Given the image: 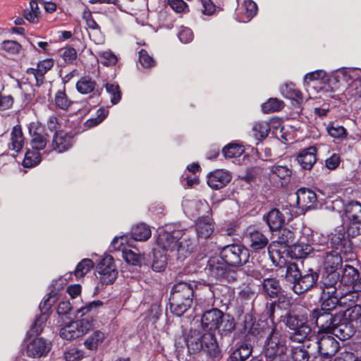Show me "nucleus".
<instances>
[{
	"label": "nucleus",
	"instance_id": "f257e3e1",
	"mask_svg": "<svg viewBox=\"0 0 361 361\" xmlns=\"http://www.w3.org/2000/svg\"><path fill=\"white\" fill-rule=\"evenodd\" d=\"M155 249L164 251L169 256L176 257L178 259L181 260L190 254L193 247L185 238L179 241L177 236L166 231H161L159 233L157 239Z\"/></svg>",
	"mask_w": 361,
	"mask_h": 361
},
{
	"label": "nucleus",
	"instance_id": "f03ea898",
	"mask_svg": "<svg viewBox=\"0 0 361 361\" xmlns=\"http://www.w3.org/2000/svg\"><path fill=\"white\" fill-rule=\"evenodd\" d=\"M336 319L340 321V324L334 329V336L340 340H347L354 334L355 322L361 326V305H353L340 310L336 314Z\"/></svg>",
	"mask_w": 361,
	"mask_h": 361
},
{
	"label": "nucleus",
	"instance_id": "7ed1b4c3",
	"mask_svg": "<svg viewBox=\"0 0 361 361\" xmlns=\"http://www.w3.org/2000/svg\"><path fill=\"white\" fill-rule=\"evenodd\" d=\"M194 290L192 286L186 282L175 284L169 298L171 312L178 317L182 316L191 306Z\"/></svg>",
	"mask_w": 361,
	"mask_h": 361
},
{
	"label": "nucleus",
	"instance_id": "20e7f679",
	"mask_svg": "<svg viewBox=\"0 0 361 361\" xmlns=\"http://www.w3.org/2000/svg\"><path fill=\"white\" fill-rule=\"evenodd\" d=\"M264 333L267 335L264 347L266 357L275 360L284 355L286 353L287 347L285 340L281 337V329L278 326L272 323L271 326L267 327Z\"/></svg>",
	"mask_w": 361,
	"mask_h": 361
},
{
	"label": "nucleus",
	"instance_id": "39448f33",
	"mask_svg": "<svg viewBox=\"0 0 361 361\" xmlns=\"http://www.w3.org/2000/svg\"><path fill=\"white\" fill-rule=\"evenodd\" d=\"M307 314H288L286 317V326L292 331L290 336L291 341L302 343L308 339L311 334V328L307 324Z\"/></svg>",
	"mask_w": 361,
	"mask_h": 361
},
{
	"label": "nucleus",
	"instance_id": "423d86ee",
	"mask_svg": "<svg viewBox=\"0 0 361 361\" xmlns=\"http://www.w3.org/2000/svg\"><path fill=\"white\" fill-rule=\"evenodd\" d=\"M188 346L190 350L197 352L204 350L212 357L219 355V348L214 335L208 331L202 335L191 336L188 341Z\"/></svg>",
	"mask_w": 361,
	"mask_h": 361
},
{
	"label": "nucleus",
	"instance_id": "0eeeda50",
	"mask_svg": "<svg viewBox=\"0 0 361 361\" xmlns=\"http://www.w3.org/2000/svg\"><path fill=\"white\" fill-rule=\"evenodd\" d=\"M221 258L230 266H240L247 262V249L240 245L231 244L224 246L220 252Z\"/></svg>",
	"mask_w": 361,
	"mask_h": 361
},
{
	"label": "nucleus",
	"instance_id": "6e6552de",
	"mask_svg": "<svg viewBox=\"0 0 361 361\" xmlns=\"http://www.w3.org/2000/svg\"><path fill=\"white\" fill-rule=\"evenodd\" d=\"M310 317L319 328V334L330 333L334 336V329L340 324V321L336 319V314L333 315L329 311L317 308L312 311Z\"/></svg>",
	"mask_w": 361,
	"mask_h": 361
},
{
	"label": "nucleus",
	"instance_id": "1a4fd4ad",
	"mask_svg": "<svg viewBox=\"0 0 361 361\" xmlns=\"http://www.w3.org/2000/svg\"><path fill=\"white\" fill-rule=\"evenodd\" d=\"M337 284L338 283H331V281L326 279V281H322L321 288L322 292L320 297V309L331 312L337 305L340 306Z\"/></svg>",
	"mask_w": 361,
	"mask_h": 361
},
{
	"label": "nucleus",
	"instance_id": "9d476101",
	"mask_svg": "<svg viewBox=\"0 0 361 361\" xmlns=\"http://www.w3.org/2000/svg\"><path fill=\"white\" fill-rule=\"evenodd\" d=\"M92 327V320L84 318L71 322L61 328L59 335L66 340H73L82 336Z\"/></svg>",
	"mask_w": 361,
	"mask_h": 361
},
{
	"label": "nucleus",
	"instance_id": "9b49d317",
	"mask_svg": "<svg viewBox=\"0 0 361 361\" xmlns=\"http://www.w3.org/2000/svg\"><path fill=\"white\" fill-rule=\"evenodd\" d=\"M324 274L322 281L329 280L331 283H338L340 274L337 271L342 265V258L336 251L326 252L324 256Z\"/></svg>",
	"mask_w": 361,
	"mask_h": 361
},
{
	"label": "nucleus",
	"instance_id": "f8f14e48",
	"mask_svg": "<svg viewBox=\"0 0 361 361\" xmlns=\"http://www.w3.org/2000/svg\"><path fill=\"white\" fill-rule=\"evenodd\" d=\"M292 217L290 207L283 206L281 209H271L264 218L271 230H277L281 228L286 221L291 220Z\"/></svg>",
	"mask_w": 361,
	"mask_h": 361
},
{
	"label": "nucleus",
	"instance_id": "ddd939ff",
	"mask_svg": "<svg viewBox=\"0 0 361 361\" xmlns=\"http://www.w3.org/2000/svg\"><path fill=\"white\" fill-rule=\"evenodd\" d=\"M51 349V343L42 337H36L27 341L25 353L31 358L46 357Z\"/></svg>",
	"mask_w": 361,
	"mask_h": 361
},
{
	"label": "nucleus",
	"instance_id": "4468645a",
	"mask_svg": "<svg viewBox=\"0 0 361 361\" xmlns=\"http://www.w3.org/2000/svg\"><path fill=\"white\" fill-rule=\"evenodd\" d=\"M96 269L99 274V279L103 283H111L117 277L118 271L111 256H105L97 265Z\"/></svg>",
	"mask_w": 361,
	"mask_h": 361
},
{
	"label": "nucleus",
	"instance_id": "2eb2a0df",
	"mask_svg": "<svg viewBox=\"0 0 361 361\" xmlns=\"http://www.w3.org/2000/svg\"><path fill=\"white\" fill-rule=\"evenodd\" d=\"M329 334L319 333L315 342L318 353L324 357L335 355L339 348L338 342Z\"/></svg>",
	"mask_w": 361,
	"mask_h": 361
},
{
	"label": "nucleus",
	"instance_id": "dca6fc26",
	"mask_svg": "<svg viewBox=\"0 0 361 361\" xmlns=\"http://www.w3.org/2000/svg\"><path fill=\"white\" fill-rule=\"evenodd\" d=\"M352 287L356 290H361V276L358 271L350 265H345L342 276L338 281L337 287Z\"/></svg>",
	"mask_w": 361,
	"mask_h": 361
},
{
	"label": "nucleus",
	"instance_id": "f3484780",
	"mask_svg": "<svg viewBox=\"0 0 361 361\" xmlns=\"http://www.w3.org/2000/svg\"><path fill=\"white\" fill-rule=\"evenodd\" d=\"M54 66V61L47 59L39 61L37 63V68H30L26 71L27 79L32 80L33 79L35 82L36 86L39 87L44 82V75L49 71Z\"/></svg>",
	"mask_w": 361,
	"mask_h": 361
},
{
	"label": "nucleus",
	"instance_id": "a211bd4d",
	"mask_svg": "<svg viewBox=\"0 0 361 361\" xmlns=\"http://www.w3.org/2000/svg\"><path fill=\"white\" fill-rule=\"evenodd\" d=\"M236 15L240 22H249L257 12V6L252 0H237Z\"/></svg>",
	"mask_w": 361,
	"mask_h": 361
},
{
	"label": "nucleus",
	"instance_id": "6ab92c4d",
	"mask_svg": "<svg viewBox=\"0 0 361 361\" xmlns=\"http://www.w3.org/2000/svg\"><path fill=\"white\" fill-rule=\"evenodd\" d=\"M222 317L223 312L216 308L206 311L201 319L202 329L207 331H216Z\"/></svg>",
	"mask_w": 361,
	"mask_h": 361
},
{
	"label": "nucleus",
	"instance_id": "aec40b11",
	"mask_svg": "<svg viewBox=\"0 0 361 361\" xmlns=\"http://www.w3.org/2000/svg\"><path fill=\"white\" fill-rule=\"evenodd\" d=\"M231 175L228 171L217 169L207 176L208 185L214 190L226 186L231 180Z\"/></svg>",
	"mask_w": 361,
	"mask_h": 361
},
{
	"label": "nucleus",
	"instance_id": "412c9836",
	"mask_svg": "<svg viewBox=\"0 0 361 361\" xmlns=\"http://www.w3.org/2000/svg\"><path fill=\"white\" fill-rule=\"evenodd\" d=\"M318 277V274L312 270H310L304 275L300 274L298 281L293 286V291L297 294H301L308 290L316 284Z\"/></svg>",
	"mask_w": 361,
	"mask_h": 361
},
{
	"label": "nucleus",
	"instance_id": "4be33fe9",
	"mask_svg": "<svg viewBox=\"0 0 361 361\" xmlns=\"http://www.w3.org/2000/svg\"><path fill=\"white\" fill-rule=\"evenodd\" d=\"M296 202L298 207L302 209H309L316 204L317 195L311 190L300 188L295 193Z\"/></svg>",
	"mask_w": 361,
	"mask_h": 361
},
{
	"label": "nucleus",
	"instance_id": "5701e85b",
	"mask_svg": "<svg viewBox=\"0 0 361 361\" xmlns=\"http://www.w3.org/2000/svg\"><path fill=\"white\" fill-rule=\"evenodd\" d=\"M360 291V290H356L352 288V287H338L340 307L345 308L348 307L349 305L353 306V305H356L355 302L358 299V293Z\"/></svg>",
	"mask_w": 361,
	"mask_h": 361
},
{
	"label": "nucleus",
	"instance_id": "b1692460",
	"mask_svg": "<svg viewBox=\"0 0 361 361\" xmlns=\"http://www.w3.org/2000/svg\"><path fill=\"white\" fill-rule=\"evenodd\" d=\"M76 89L80 94H92V97L99 96L102 91L99 89L96 82L87 76L82 77L77 82Z\"/></svg>",
	"mask_w": 361,
	"mask_h": 361
},
{
	"label": "nucleus",
	"instance_id": "393cba45",
	"mask_svg": "<svg viewBox=\"0 0 361 361\" xmlns=\"http://www.w3.org/2000/svg\"><path fill=\"white\" fill-rule=\"evenodd\" d=\"M290 176L291 171L286 166H273L270 169L269 178L281 186L288 182Z\"/></svg>",
	"mask_w": 361,
	"mask_h": 361
},
{
	"label": "nucleus",
	"instance_id": "a878e982",
	"mask_svg": "<svg viewBox=\"0 0 361 361\" xmlns=\"http://www.w3.org/2000/svg\"><path fill=\"white\" fill-rule=\"evenodd\" d=\"M209 270L212 276L220 280L225 279L231 281H235L237 277L235 271L228 269L226 266L222 265L219 262L216 264L214 263L210 264Z\"/></svg>",
	"mask_w": 361,
	"mask_h": 361
},
{
	"label": "nucleus",
	"instance_id": "bb28decb",
	"mask_svg": "<svg viewBox=\"0 0 361 361\" xmlns=\"http://www.w3.org/2000/svg\"><path fill=\"white\" fill-rule=\"evenodd\" d=\"M304 81L307 84H310L312 87L322 85L319 87V90H326L329 78L325 71L318 70L306 74L304 77Z\"/></svg>",
	"mask_w": 361,
	"mask_h": 361
},
{
	"label": "nucleus",
	"instance_id": "cd10ccee",
	"mask_svg": "<svg viewBox=\"0 0 361 361\" xmlns=\"http://www.w3.org/2000/svg\"><path fill=\"white\" fill-rule=\"evenodd\" d=\"M245 238L250 247L255 251L264 248L269 242L268 238L262 233L255 229L249 231Z\"/></svg>",
	"mask_w": 361,
	"mask_h": 361
},
{
	"label": "nucleus",
	"instance_id": "c85d7f7f",
	"mask_svg": "<svg viewBox=\"0 0 361 361\" xmlns=\"http://www.w3.org/2000/svg\"><path fill=\"white\" fill-rule=\"evenodd\" d=\"M316 247H312L300 239L296 243L293 242L289 247L288 252L293 258L300 259L307 256Z\"/></svg>",
	"mask_w": 361,
	"mask_h": 361
},
{
	"label": "nucleus",
	"instance_id": "c756f323",
	"mask_svg": "<svg viewBox=\"0 0 361 361\" xmlns=\"http://www.w3.org/2000/svg\"><path fill=\"white\" fill-rule=\"evenodd\" d=\"M317 148L310 147L302 149L298 155L297 160L300 166L305 169H310L317 161Z\"/></svg>",
	"mask_w": 361,
	"mask_h": 361
},
{
	"label": "nucleus",
	"instance_id": "7c9ffc66",
	"mask_svg": "<svg viewBox=\"0 0 361 361\" xmlns=\"http://www.w3.org/2000/svg\"><path fill=\"white\" fill-rule=\"evenodd\" d=\"M51 146L58 152H65L71 147V137L63 131H56Z\"/></svg>",
	"mask_w": 361,
	"mask_h": 361
},
{
	"label": "nucleus",
	"instance_id": "2f4dec72",
	"mask_svg": "<svg viewBox=\"0 0 361 361\" xmlns=\"http://www.w3.org/2000/svg\"><path fill=\"white\" fill-rule=\"evenodd\" d=\"M334 77L337 82L343 80L345 82L353 81L355 78H361V69L342 68L334 73Z\"/></svg>",
	"mask_w": 361,
	"mask_h": 361
},
{
	"label": "nucleus",
	"instance_id": "473e14b6",
	"mask_svg": "<svg viewBox=\"0 0 361 361\" xmlns=\"http://www.w3.org/2000/svg\"><path fill=\"white\" fill-rule=\"evenodd\" d=\"M196 231L198 238H208L214 231L212 221L207 217L200 218L197 222Z\"/></svg>",
	"mask_w": 361,
	"mask_h": 361
},
{
	"label": "nucleus",
	"instance_id": "72a5a7b5",
	"mask_svg": "<svg viewBox=\"0 0 361 361\" xmlns=\"http://www.w3.org/2000/svg\"><path fill=\"white\" fill-rule=\"evenodd\" d=\"M281 288L279 281L274 278H268L263 281V291L270 298H276L281 293Z\"/></svg>",
	"mask_w": 361,
	"mask_h": 361
},
{
	"label": "nucleus",
	"instance_id": "f704fd0d",
	"mask_svg": "<svg viewBox=\"0 0 361 361\" xmlns=\"http://www.w3.org/2000/svg\"><path fill=\"white\" fill-rule=\"evenodd\" d=\"M11 145L12 149L18 152H20L24 145V137L20 126H16L11 133Z\"/></svg>",
	"mask_w": 361,
	"mask_h": 361
},
{
	"label": "nucleus",
	"instance_id": "c9c22d12",
	"mask_svg": "<svg viewBox=\"0 0 361 361\" xmlns=\"http://www.w3.org/2000/svg\"><path fill=\"white\" fill-rule=\"evenodd\" d=\"M104 339V333L101 331H95L86 338L84 345L88 350H96L98 346L103 343Z\"/></svg>",
	"mask_w": 361,
	"mask_h": 361
},
{
	"label": "nucleus",
	"instance_id": "e433bc0d",
	"mask_svg": "<svg viewBox=\"0 0 361 361\" xmlns=\"http://www.w3.org/2000/svg\"><path fill=\"white\" fill-rule=\"evenodd\" d=\"M132 238L137 241H145L148 240L151 235L152 231L149 226L144 224L136 225L132 228Z\"/></svg>",
	"mask_w": 361,
	"mask_h": 361
},
{
	"label": "nucleus",
	"instance_id": "4c0bfd02",
	"mask_svg": "<svg viewBox=\"0 0 361 361\" xmlns=\"http://www.w3.org/2000/svg\"><path fill=\"white\" fill-rule=\"evenodd\" d=\"M296 231H292L288 228L280 229L278 231V237L276 243L288 247L292 243H293L296 236Z\"/></svg>",
	"mask_w": 361,
	"mask_h": 361
},
{
	"label": "nucleus",
	"instance_id": "58836bf2",
	"mask_svg": "<svg viewBox=\"0 0 361 361\" xmlns=\"http://www.w3.org/2000/svg\"><path fill=\"white\" fill-rule=\"evenodd\" d=\"M219 326L216 330L223 336L231 333L235 329V324L233 317L223 313V317Z\"/></svg>",
	"mask_w": 361,
	"mask_h": 361
},
{
	"label": "nucleus",
	"instance_id": "ea45409f",
	"mask_svg": "<svg viewBox=\"0 0 361 361\" xmlns=\"http://www.w3.org/2000/svg\"><path fill=\"white\" fill-rule=\"evenodd\" d=\"M270 130V126L267 121H259L253 124L252 131L257 140L264 139Z\"/></svg>",
	"mask_w": 361,
	"mask_h": 361
},
{
	"label": "nucleus",
	"instance_id": "a19ab883",
	"mask_svg": "<svg viewBox=\"0 0 361 361\" xmlns=\"http://www.w3.org/2000/svg\"><path fill=\"white\" fill-rule=\"evenodd\" d=\"M281 94L286 98L296 100L300 102L302 100V94L295 87V85L292 82L285 83L281 87Z\"/></svg>",
	"mask_w": 361,
	"mask_h": 361
},
{
	"label": "nucleus",
	"instance_id": "79ce46f5",
	"mask_svg": "<svg viewBox=\"0 0 361 361\" xmlns=\"http://www.w3.org/2000/svg\"><path fill=\"white\" fill-rule=\"evenodd\" d=\"M345 214L348 221H361V204L350 202L345 206Z\"/></svg>",
	"mask_w": 361,
	"mask_h": 361
},
{
	"label": "nucleus",
	"instance_id": "37998d69",
	"mask_svg": "<svg viewBox=\"0 0 361 361\" xmlns=\"http://www.w3.org/2000/svg\"><path fill=\"white\" fill-rule=\"evenodd\" d=\"M167 254H163L162 252L158 249L154 250V259L152 262V267L156 271H161L164 269L168 257Z\"/></svg>",
	"mask_w": 361,
	"mask_h": 361
},
{
	"label": "nucleus",
	"instance_id": "c03bdc74",
	"mask_svg": "<svg viewBox=\"0 0 361 361\" xmlns=\"http://www.w3.org/2000/svg\"><path fill=\"white\" fill-rule=\"evenodd\" d=\"M252 353V347L247 344H242L231 355V361H245Z\"/></svg>",
	"mask_w": 361,
	"mask_h": 361
},
{
	"label": "nucleus",
	"instance_id": "a18cd8bd",
	"mask_svg": "<svg viewBox=\"0 0 361 361\" xmlns=\"http://www.w3.org/2000/svg\"><path fill=\"white\" fill-rule=\"evenodd\" d=\"M94 267L92 259L86 258L80 262L74 271L76 278H82L87 274Z\"/></svg>",
	"mask_w": 361,
	"mask_h": 361
},
{
	"label": "nucleus",
	"instance_id": "49530a36",
	"mask_svg": "<svg viewBox=\"0 0 361 361\" xmlns=\"http://www.w3.org/2000/svg\"><path fill=\"white\" fill-rule=\"evenodd\" d=\"M47 143V135L35 132L32 135L31 145L33 150L38 152L43 149Z\"/></svg>",
	"mask_w": 361,
	"mask_h": 361
},
{
	"label": "nucleus",
	"instance_id": "de8ad7c7",
	"mask_svg": "<svg viewBox=\"0 0 361 361\" xmlns=\"http://www.w3.org/2000/svg\"><path fill=\"white\" fill-rule=\"evenodd\" d=\"M40 161L41 155L39 152H36L33 149L27 150L23 161V166L27 168L32 167L38 164Z\"/></svg>",
	"mask_w": 361,
	"mask_h": 361
},
{
	"label": "nucleus",
	"instance_id": "09e8293b",
	"mask_svg": "<svg viewBox=\"0 0 361 361\" xmlns=\"http://www.w3.org/2000/svg\"><path fill=\"white\" fill-rule=\"evenodd\" d=\"M290 356L293 361H308L310 359L309 353L304 346H291Z\"/></svg>",
	"mask_w": 361,
	"mask_h": 361
},
{
	"label": "nucleus",
	"instance_id": "8fccbe9b",
	"mask_svg": "<svg viewBox=\"0 0 361 361\" xmlns=\"http://www.w3.org/2000/svg\"><path fill=\"white\" fill-rule=\"evenodd\" d=\"M283 107V102L277 98H271L262 105L264 113L269 114L280 111Z\"/></svg>",
	"mask_w": 361,
	"mask_h": 361
},
{
	"label": "nucleus",
	"instance_id": "3c124183",
	"mask_svg": "<svg viewBox=\"0 0 361 361\" xmlns=\"http://www.w3.org/2000/svg\"><path fill=\"white\" fill-rule=\"evenodd\" d=\"M244 152L243 147L235 143H231L223 149L226 158H235L240 157Z\"/></svg>",
	"mask_w": 361,
	"mask_h": 361
},
{
	"label": "nucleus",
	"instance_id": "603ef678",
	"mask_svg": "<svg viewBox=\"0 0 361 361\" xmlns=\"http://www.w3.org/2000/svg\"><path fill=\"white\" fill-rule=\"evenodd\" d=\"M122 257L128 264L132 265H139L142 260V256L141 255L131 250L125 248L122 250Z\"/></svg>",
	"mask_w": 361,
	"mask_h": 361
},
{
	"label": "nucleus",
	"instance_id": "864d4df0",
	"mask_svg": "<svg viewBox=\"0 0 361 361\" xmlns=\"http://www.w3.org/2000/svg\"><path fill=\"white\" fill-rule=\"evenodd\" d=\"M300 274L299 269L295 263H290L287 265L285 278L286 281L290 282L293 286L298 281Z\"/></svg>",
	"mask_w": 361,
	"mask_h": 361
},
{
	"label": "nucleus",
	"instance_id": "5fc2aeb1",
	"mask_svg": "<svg viewBox=\"0 0 361 361\" xmlns=\"http://www.w3.org/2000/svg\"><path fill=\"white\" fill-rule=\"evenodd\" d=\"M54 103L56 107L61 109H67L71 104V101L68 98L65 90H59L54 97Z\"/></svg>",
	"mask_w": 361,
	"mask_h": 361
},
{
	"label": "nucleus",
	"instance_id": "6e6d98bb",
	"mask_svg": "<svg viewBox=\"0 0 361 361\" xmlns=\"http://www.w3.org/2000/svg\"><path fill=\"white\" fill-rule=\"evenodd\" d=\"M106 91L111 95V102L112 104H116L121 99V93L119 90L118 85L112 83H106L105 85Z\"/></svg>",
	"mask_w": 361,
	"mask_h": 361
},
{
	"label": "nucleus",
	"instance_id": "4d7b16f0",
	"mask_svg": "<svg viewBox=\"0 0 361 361\" xmlns=\"http://www.w3.org/2000/svg\"><path fill=\"white\" fill-rule=\"evenodd\" d=\"M1 48L8 54L15 55L20 53L22 47L16 41L5 40L2 42Z\"/></svg>",
	"mask_w": 361,
	"mask_h": 361
},
{
	"label": "nucleus",
	"instance_id": "13d9d810",
	"mask_svg": "<svg viewBox=\"0 0 361 361\" xmlns=\"http://www.w3.org/2000/svg\"><path fill=\"white\" fill-rule=\"evenodd\" d=\"M327 131L330 136L337 139H343L346 137V130L341 126L330 125L327 127Z\"/></svg>",
	"mask_w": 361,
	"mask_h": 361
},
{
	"label": "nucleus",
	"instance_id": "bf43d9fd",
	"mask_svg": "<svg viewBox=\"0 0 361 361\" xmlns=\"http://www.w3.org/2000/svg\"><path fill=\"white\" fill-rule=\"evenodd\" d=\"M47 315L44 313L37 317L31 326L30 331L32 334H39L45 325Z\"/></svg>",
	"mask_w": 361,
	"mask_h": 361
},
{
	"label": "nucleus",
	"instance_id": "052dcab7",
	"mask_svg": "<svg viewBox=\"0 0 361 361\" xmlns=\"http://www.w3.org/2000/svg\"><path fill=\"white\" fill-rule=\"evenodd\" d=\"M101 62L105 66H114L117 63L116 56L110 51H105L99 54Z\"/></svg>",
	"mask_w": 361,
	"mask_h": 361
},
{
	"label": "nucleus",
	"instance_id": "680f3d73",
	"mask_svg": "<svg viewBox=\"0 0 361 361\" xmlns=\"http://www.w3.org/2000/svg\"><path fill=\"white\" fill-rule=\"evenodd\" d=\"M348 94L354 98L361 97V78H355L348 88Z\"/></svg>",
	"mask_w": 361,
	"mask_h": 361
},
{
	"label": "nucleus",
	"instance_id": "e2e57ef3",
	"mask_svg": "<svg viewBox=\"0 0 361 361\" xmlns=\"http://www.w3.org/2000/svg\"><path fill=\"white\" fill-rule=\"evenodd\" d=\"M347 233L350 237H355L361 234V221H348Z\"/></svg>",
	"mask_w": 361,
	"mask_h": 361
},
{
	"label": "nucleus",
	"instance_id": "0e129e2a",
	"mask_svg": "<svg viewBox=\"0 0 361 361\" xmlns=\"http://www.w3.org/2000/svg\"><path fill=\"white\" fill-rule=\"evenodd\" d=\"M139 61L144 68H151L155 65L154 60L144 49L139 52Z\"/></svg>",
	"mask_w": 361,
	"mask_h": 361
},
{
	"label": "nucleus",
	"instance_id": "69168bd1",
	"mask_svg": "<svg viewBox=\"0 0 361 361\" xmlns=\"http://www.w3.org/2000/svg\"><path fill=\"white\" fill-rule=\"evenodd\" d=\"M106 116V112L104 109H99L97 112V117L86 121L85 126L87 128H92L99 124Z\"/></svg>",
	"mask_w": 361,
	"mask_h": 361
},
{
	"label": "nucleus",
	"instance_id": "338daca9",
	"mask_svg": "<svg viewBox=\"0 0 361 361\" xmlns=\"http://www.w3.org/2000/svg\"><path fill=\"white\" fill-rule=\"evenodd\" d=\"M171 8L176 13H184L188 11V6L183 0H168Z\"/></svg>",
	"mask_w": 361,
	"mask_h": 361
},
{
	"label": "nucleus",
	"instance_id": "774afa93",
	"mask_svg": "<svg viewBox=\"0 0 361 361\" xmlns=\"http://www.w3.org/2000/svg\"><path fill=\"white\" fill-rule=\"evenodd\" d=\"M84 357V352L82 350L72 348L65 353L66 361H79Z\"/></svg>",
	"mask_w": 361,
	"mask_h": 361
}]
</instances>
